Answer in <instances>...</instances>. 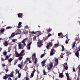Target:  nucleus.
<instances>
[{"instance_id": "obj_26", "label": "nucleus", "mask_w": 80, "mask_h": 80, "mask_svg": "<svg viewBox=\"0 0 80 80\" xmlns=\"http://www.w3.org/2000/svg\"><path fill=\"white\" fill-rule=\"evenodd\" d=\"M38 61V59H37V58H36L35 59V60L34 62V63L35 64H36V63H37V62Z\"/></svg>"}, {"instance_id": "obj_51", "label": "nucleus", "mask_w": 80, "mask_h": 80, "mask_svg": "<svg viewBox=\"0 0 80 80\" xmlns=\"http://www.w3.org/2000/svg\"><path fill=\"white\" fill-rule=\"evenodd\" d=\"M2 67L3 68L5 66V65L4 64H2Z\"/></svg>"}, {"instance_id": "obj_16", "label": "nucleus", "mask_w": 80, "mask_h": 80, "mask_svg": "<svg viewBox=\"0 0 80 80\" xmlns=\"http://www.w3.org/2000/svg\"><path fill=\"white\" fill-rule=\"evenodd\" d=\"M15 54L16 57H19V54H18V53L17 51L15 52Z\"/></svg>"}, {"instance_id": "obj_11", "label": "nucleus", "mask_w": 80, "mask_h": 80, "mask_svg": "<svg viewBox=\"0 0 80 80\" xmlns=\"http://www.w3.org/2000/svg\"><path fill=\"white\" fill-rule=\"evenodd\" d=\"M58 37H61L60 38H63V34H62V32H60L58 33Z\"/></svg>"}, {"instance_id": "obj_21", "label": "nucleus", "mask_w": 80, "mask_h": 80, "mask_svg": "<svg viewBox=\"0 0 80 80\" xmlns=\"http://www.w3.org/2000/svg\"><path fill=\"white\" fill-rule=\"evenodd\" d=\"M28 39V38H26L24 39H23V40L21 42L22 43H25V40H27Z\"/></svg>"}, {"instance_id": "obj_3", "label": "nucleus", "mask_w": 80, "mask_h": 80, "mask_svg": "<svg viewBox=\"0 0 80 80\" xmlns=\"http://www.w3.org/2000/svg\"><path fill=\"white\" fill-rule=\"evenodd\" d=\"M31 33H32V34H36V33H37V34H40V35H42V34H43V33L41 34V32L40 31H37L36 32L32 31L31 32Z\"/></svg>"}, {"instance_id": "obj_37", "label": "nucleus", "mask_w": 80, "mask_h": 80, "mask_svg": "<svg viewBox=\"0 0 80 80\" xmlns=\"http://www.w3.org/2000/svg\"><path fill=\"white\" fill-rule=\"evenodd\" d=\"M34 75V74H33V73H31V77H32V78L33 77Z\"/></svg>"}, {"instance_id": "obj_61", "label": "nucleus", "mask_w": 80, "mask_h": 80, "mask_svg": "<svg viewBox=\"0 0 80 80\" xmlns=\"http://www.w3.org/2000/svg\"><path fill=\"white\" fill-rule=\"evenodd\" d=\"M23 33H24V34H26V32H25V31H23Z\"/></svg>"}, {"instance_id": "obj_35", "label": "nucleus", "mask_w": 80, "mask_h": 80, "mask_svg": "<svg viewBox=\"0 0 80 80\" xmlns=\"http://www.w3.org/2000/svg\"><path fill=\"white\" fill-rule=\"evenodd\" d=\"M48 37H45L44 38H43V39L44 40H47V39H48Z\"/></svg>"}, {"instance_id": "obj_29", "label": "nucleus", "mask_w": 80, "mask_h": 80, "mask_svg": "<svg viewBox=\"0 0 80 80\" xmlns=\"http://www.w3.org/2000/svg\"><path fill=\"white\" fill-rule=\"evenodd\" d=\"M8 58H9V56L7 55L6 57L5 60H8Z\"/></svg>"}, {"instance_id": "obj_33", "label": "nucleus", "mask_w": 80, "mask_h": 80, "mask_svg": "<svg viewBox=\"0 0 80 80\" xmlns=\"http://www.w3.org/2000/svg\"><path fill=\"white\" fill-rule=\"evenodd\" d=\"M7 52L6 51L3 52V54L4 55H7Z\"/></svg>"}, {"instance_id": "obj_8", "label": "nucleus", "mask_w": 80, "mask_h": 80, "mask_svg": "<svg viewBox=\"0 0 80 80\" xmlns=\"http://www.w3.org/2000/svg\"><path fill=\"white\" fill-rule=\"evenodd\" d=\"M23 62H21V65H20V64H18V67L20 68H22V65H23Z\"/></svg>"}, {"instance_id": "obj_34", "label": "nucleus", "mask_w": 80, "mask_h": 80, "mask_svg": "<svg viewBox=\"0 0 80 80\" xmlns=\"http://www.w3.org/2000/svg\"><path fill=\"white\" fill-rule=\"evenodd\" d=\"M3 78L4 80L8 78V77H7L5 76H4L3 77Z\"/></svg>"}, {"instance_id": "obj_14", "label": "nucleus", "mask_w": 80, "mask_h": 80, "mask_svg": "<svg viewBox=\"0 0 80 80\" xmlns=\"http://www.w3.org/2000/svg\"><path fill=\"white\" fill-rule=\"evenodd\" d=\"M75 44H76V41H75V42H73L72 43V48H74L75 47Z\"/></svg>"}, {"instance_id": "obj_2", "label": "nucleus", "mask_w": 80, "mask_h": 80, "mask_svg": "<svg viewBox=\"0 0 80 80\" xmlns=\"http://www.w3.org/2000/svg\"><path fill=\"white\" fill-rule=\"evenodd\" d=\"M56 52V51L54 49H52L51 50L50 55V56H52V55H53V54H55V53Z\"/></svg>"}, {"instance_id": "obj_32", "label": "nucleus", "mask_w": 80, "mask_h": 80, "mask_svg": "<svg viewBox=\"0 0 80 80\" xmlns=\"http://www.w3.org/2000/svg\"><path fill=\"white\" fill-rule=\"evenodd\" d=\"M17 41V39H13L12 40V42H15Z\"/></svg>"}, {"instance_id": "obj_54", "label": "nucleus", "mask_w": 80, "mask_h": 80, "mask_svg": "<svg viewBox=\"0 0 80 80\" xmlns=\"http://www.w3.org/2000/svg\"><path fill=\"white\" fill-rule=\"evenodd\" d=\"M25 28H28V26H26L25 27Z\"/></svg>"}, {"instance_id": "obj_49", "label": "nucleus", "mask_w": 80, "mask_h": 80, "mask_svg": "<svg viewBox=\"0 0 80 80\" xmlns=\"http://www.w3.org/2000/svg\"><path fill=\"white\" fill-rule=\"evenodd\" d=\"M8 70H8V68L7 69H5V71L6 72H8Z\"/></svg>"}, {"instance_id": "obj_46", "label": "nucleus", "mask_w": 80, "mask_h": 80, "mask_svg": "<svg viewBox=\"0 0 80 80\" xmlns=\"http://www.w3.org/2000/svg\"><path fill=\"white\" fill-rule=\"evenodd\" d=\"M32 57H36V55L35 53L34 54H33L32 55Z\"/></svg>"}, {"instance_id": "obj_5", "label": "nucleus", "mask_w": 80, "mask_h": 80, "mask_svg": "<svg viewBox=\"0 0 80 80\" xmlns=\"http://www.w3.org/2000/svg\"><path fill=\"white\" fill-rule=\"evenodd\" d=\"M55 64L54 65V67H55L56 66L58 65V58H55Z\"/></svg>"}, {"instance_id": "obj_63", "label": "nucleus", "mask_w": 80, "mask_h": 80, "mask_svg": "<svg viewBox=\"0 0 80 80\" xmlns=\"http://www.w3.org/2000/svg\"><path fill=\"white\" fill-rule=\"evenodd\" d=\"M26 80H28V77H26Z\"/></svg>"}, {"instance_id": "obj_17", "label": "nucleus", "mask_w": 80, "mask_h": 80, "mask_svg": "<svg viewBox=\"0 0 80 80\" xmlns=\"http://www.w3.org/2000/svg\"><path fill=\"white\" fill-rule=\"evenodd\" d=\"M5 32V29L4 28H2L0 30V33H3Z\"/></svg>"}, {"instance_id": "obj_47", "label": "nucleus", "mask_w": 80, "mask_h": 80, "mask_svg": "<svg viewBox=\"0 0 80 80\" xmlns=\"http://www.w3.org/2000/svg\"><path fill=\"white\" fill-rule=\"evenodd\" d=\"M45 56L44 54H42L41 55V58H42L44 56Z\"/></svg>"}, {"instance_id": "obj_45", "label": "nucleus", "mask_w": 80, "mask_h": 80, "mask_svg": "<svg viewBox=\"0 0 80 80\" xmlns=\"http://www.w3.org/2000/svg\"><path fill=\"white\" fill-rule=\"evenodd\" d=\"M35 72H36V70H35V69H34L33 71L32 72V73H35Z\"/></svg>"}, {"instance_id": "obj_13", "label": "nucleus", "mask_w": 80, "mask_h": 80, "mask_svg": "<svg viewBox=\"0 0 80 80\" xmlns=\"http://www.w3.org/2000/svg\"><path fill=\"white\" fill-rule=\"evenodd\" d=\"M9 77H13V71H12L10 75H9Z\"/></svg>"}, {"instance_id": "obj_58", "label": "nucleus", "mask_w": 80, "mask_h": 80, "mask_svg": "<svg viewBox=\"0 0 80 80\" xmlns=\"http://www.w3.org/2000/svg\"><path fill=\"white\" fill-rule=\"evenodd\" d=\"M27 62H28V61H26L24 62V64H26V63H27Z\"/></svg>"}, {"instance_id": "obj_23", "label": "nucleus", "mask_w": 80, "mask_h": 80, "mask_svg": "<svg viewBox=\"0 0 80 80\" xmlns=\"http://www.w3.org/2000/svg\"><path fill=\"white\" fill-rule=\"evenodd\" d=\"M63 77V74L62 73H59V77H61V78H62V77Z\"/></svg>"}, {"instance_id": "obj_53", "label": "nucleus", "mask_w": 80, "mask_h": 80, "mask_svg": "<svg viewBox=\"0 0 80 80\" xmlns=\"http://www.w3.org/2000/svg\"><path fill=\"white\" fill-rule=\"evenodd\" d=\"M5 76L6 77H9V75H7V74H5Z\"/></svg>"}, {"instance_id": "obj_48", "label": "nucleus", "mask_w": 80, "mask_h": 80, "mask_svg": "<svg viewBox=\"0 0 80 80\" xmlns=\"http://www.w3.org/2000/svg\"><path fill=\"white\" fill-rule=\"evenodd\" d=\"M50 47V45H48L47 46H46V48H47V49H48V48Z\"/></svg>"}, {"instance_id": "obj_30", "label": "nucleus", "mask_w": 80, "mask_h": 80, "mask_svg": "<svg viewBox=\"0 0 80 80\" xmlns=\"http://www.w3.org/2000/svg\"><path fill=\"white\" fill-rule=\"evenodd\" d=\"M64 69H65V70H68V66H66V67H65V66H64Z\"/></svg>"}, {"instance_id": "obj_39", "label": "nucleus", "mask_w": 80, "mask_h": 80, "mask_svg": "<svg viewBox=\"0 0 80 80\" xmlns=\"http://www.w3.org/2000/svg\"><path fill=\"white\" fill-rule=\"evenodd\" d=\"M49 45L50 46L52 47V41L49 42Z\"/></svg>"}, {"instance_id": "obj_19", "label": "nucleus", "mask_w": 80, "mask_h": 80, "mask_svg": "<svg viewBox=\"0 0 80 80\" xmlns=\"http://www.w3.org/2000/svg\"><path fill=\"white\" fill-rule=\"evenodd\" d=\"M46 30L47 31V32H48V33H50V32H51L52 30V29H46Z\"/></svg>"}, {"instance_id": "obj_31", "label": "nucleus", "mask_w": 80, "mask_h": 80, "mask_svg": "<svg viewBox=\"0 0 80 80\" xmlns=\"http://www.w3.org/2000/svg\"><path fill=\"white\" fill-rule=\"evenodd\" d=\"M70 40V39H68L67 40H66L65 41V43L67 44H68V42H69V41Z\"/></svg>"}, {"instance_id": "obj_52", "label": "nucleus", "mask_w": 80, "mask_h": 80, "mask_svg": "<svg viewBox=\"0 0 80 80\" xmlns=\"http://www.w3.org/2000/svg\"><path fill=\"white\" fill-rule=\"evenodd\" d=\"M21 24H22V22H19V23L18 24V25H21Z\"/></svg>"}, {"instance_id": "obj_4", "label": "nucleus", "mask_w": 80, "mask_h": 80, "mask_svg": "<svg viewBox=\"0 0 80 80\" xmlns=\"http://www.w3.org/2000/svg\"><path fill=\"white\" fill-rule=\"evenodd\" d=\"M49 65L50 67L48 66L47 68L48 70H50L52 68V67H53V63L51 62Z\"/></svg>"}, {"instance_id": "obj_38", "label": "nucleus", "mask_w": 80, "mask_h": 80, "mask_svg": "<svg viewBox=\"0 0 80 80\" xmlns=\"http://www.w3.org/2000/svg\"><path fill=\"white\" fill-rule=\"evenodd\" d=\"M50 36H52V34L50 33L48 35V38H49Z\"/></svg>"}, {"instance_id": "obj_42", "label": "nucleus", "mask_w": 80, "mask_h": 80, "mask_svg": "<svg viewBox=\"0 0 80 80\" xmlns=\"http://www.w3.org/2000/svg\"><path fill=\"white\" fill-rule=\"evenodd\" d=\"M1 61H2V62H4V61H5V59H3V58H1Z\"/></svg>"}, {"instance_id": "obj_1", "label": "nucleus", "mask_w": 80, "mask_h": 80, "mask_svg": "<svg viewBox=\"0 0 80 80\" xmlns=\"http://www.w3.org/2000/svg\"><path fill=\"white\" fill-rule=\"evenodd\" d=\"M43 41L41 40V41H38V42H37V44L38 45V47H41L42 45H43Z\"/></svg>"}, {"instance_id": "obj_25", "label": "nucleus", "mask_w": 80, "mask_h": 80, "mask_svg": "<svg viewBox=\"0 0 80 80\" xmlns=\"http://www.w3.org/2000/svg\"><path fill=\"white\" fill-rule=\"evenodd\" d=\"M18 48L19 49H22V44L20 43L18 44Z\"/></svg>"}, {"instance_id": "obj_41", "label": "nucleus", "mask_w": 80, "mask_h": 80, "mask_svg": "<svg viewBox=\"0 0 80 80\" xmlns=\"http://www.w3.org/2000/svg\"><path fill=\"white\" fill-rule=\"evenodd\" d=\"M22 55L23 54L20 53H19V57H21V56H22Z\"/></svg>"}, {"instance_id": "obj_57", "label": "nucleus", "mask_w": 80, "mask_h": 80, "mask_svg": "<svg viewBox=\"0 0 80 80\" xmlns=\"http://www.w3.org/2000/svg\"><path fill=\"white\" fill-rule=\"evenodd\" d=\"M28 47L27 48H28V50H30V46H28Z\"/></svg>"}, {"instance_id": "obj_64", "label": "nucleus", "mask_w": 80, "mask_h": 80, "mask_svg": "<svg viewBox=\"0 0 80 80\" xmlns=\"http://www.w3.org/2000/svg\"><path fill=\"white\" fill-rule=\"evenodd\" d=\"M79 72H80V66L79 67Z\"/></svg>"}, {"instance_id": "obj_27", "label": "nucleus", "mask_w": 80, "mask_h": 80, "mask_svg": "<svg viewBox=\"0 0 80 80\" xmlns=\"http://www.w3.org/2000/svg\"><path fill=\"white\" fill-rule=\"evenodd\" d=\"M23 58V56L20 57L18 58V60H20L21 61V60H22Z\"/></svg>"}, {"instance_id": "obj_12", "label": "nucleus", "mask_w": 80, "mask_h": 80, "mask_svg": "<svg viewBox=\"0 0 80 80\" xmlns=\"http://www.w3.org/2000/svg\"><path fill=\"white\" fill-rule=\"evenodd\" d=\"M3 44L5 47H7V46L8 45V43L7 41H5V42L3 43Z\"/></svg>"}, {"instance_id": "obj_18", "label": "nucleus", "mask_w": 80, "mask_h": 80, "mask_svg": "<svg viewBox=\"0 0 80 80\" xmlns=\"http://www.w3.org/2000/svg\"><path fill=\"white\" fill-rule=\"evenodd\" d=\"M75 41H78V43H79L80 42V38H76L75 39Z\"/></svg>"}, {"instance_id": "obj_59", "label": "nucleus", "mask_w": 80, "mask_h": 80, "mask_svg": "<svg viewBox=\"0 0 80 80\" xmlns=\"http://www.w3.org/2000/svg\"><path fill=\"white\" fill-rule=\"evenodd\" d=\"M73 70L74 71V72H75V67H74L73 68Z\"/></svg>"}, {"instance_id": "obj_15", "label": "nucleus", "mask_w": 80, "mask_h": 80, "mask_svg": "<svg viewBox=\"0 0 80 80\" xmlns=\"http://www.w3.org/2000/svg\"><path fill=\"white\" fill-rule=\"evenodd\" d=\"M66 75L67 77V80H72V79L70 78V76H69L68 75L66 74Z\"/></svg>"}, {"instance_id": "obj_44", "label": "nucleus", "mask_w": 80, "mask_h": 80, "mask_svg": "<svg viewBox=\"0 0 80 80\" xmlns=\"http://www.w3.org/2000/svg\"><path fill=\"white\" fill-rule=\"evenodd\" d=\"M12 28V27H11L9 26V27H7L6 28V29H10V28Z\"/></svg>"}, {"instance_id": "obj_56", "label": "nucleus", "mask_w": 80, "mask_h": 80, "mask_svg": "<svg viewBox=\"0 0 80 80\" xmlns=\"http://www.w3.org/2000/svg\"><path fill=\"white\" fill-rule=\"evenodd\" d=\"M29 63H32V61L30 60V59L29 60Z\"/></svg>"}, {"instance_id": "obj_60", "label": "nucleus", "mask_w": 80, "mask_h": 80, "mask_svg": "<svg viewBox=\"0 0 80 80\" xmlns=\"http://www.w3.org/2000/svg\"><path fill=\"white\" fill-rule=\"evenodd\" d=\"M25 51L23 50H22V53H24V52Z\"/></svg>"}, {"instance_id": "obj_20", "label": "nucleus", "mask_w": 80, "mask_h": 80, "mask_svg": "<svg viewBox=\"0 0 80 80\" xmlns=\"http://www.w3.org/2000/svg\"><path fill=\"white\" fill-rule=\"evenodd\" d=\"M61 47L62 48L61 51H62V52H64V51H65V48L64 46L63 45H62Z\"/></svg>"}, {"instance_id": "obj_24", "label": "nucleus", "mask_w": 80, "mask_h": 80, "mask_svg": "<svg viewBox=\"0 0 80 80\" xmlns=\"http://www.w3.org/2000/svg\"><path fill=\"white\" fill-rule=\"evenodd\" d=\"M18 62V59L15 60V61L14 64V65H15L16 63H17Z\"/></svg>"}, {"instance_id": "obj_62", "label": "nucleus", "mask_w": 80, "mask_h": 80, "mask_svg": "<svg viewBox=\"0 0 80 80\" xmlns=\"http://www.w3.org/2000/svg\"><path fill=\"white\" fill-rule=\"evenodd\" d=\"M64 64L66 66H67V63H66V62H65L64 63Z\"/></svg>"}, {"instance_id": "obj_50", "label": "nucleus", "mask_w": 80, "mask_h": 80, "mask_svg": "<svg viewBox=\"0 0 80 80\" xmlns=\"http://www.w3.org/2000/svg\"><path fill=\"white\" fill-rule=\"evenodd\" d=\"M58 43H57L56 44H55V47H58Z\"/></svg>"}, {"instance_id": "obj_28", "label": "nucleus", "mask_w": 80, "mask_h": 80, "mask_svg": "<svg viewBox=\"0 0 80 80\" xmlns=\"http://www.w3.org/2000/svg\"><path fill=\"white\" fill-rule=\"evenodd\" d=\"M32 60L33 61H34L35 60V59L36 58V56L35 57H32Z\"/></svg>"}, {"instance_id": "obj_9", "label": "nucleus", "mask_w": 80, "mask_h": 80, "mask_svg": "<svg viewBox=\"0 0 80 80\" xmlns=\"http://www.w3.org/2000/svg\"><path fill=\"white\" fill-rule=\"evenodd\" d=\"M15 36V33L14 32H12L11 36L9 37V39H11V38H12V37H14Z\"/></svg>"}, {"instance_id": "obj_55", "label": "nucleus", "mask_w": 80, "mask_h": 80, "mask_svg": "<svg viewBox=\"0 0 80 80\" xmlns=\"http://www.w3.org/2000/svg\"><path fill=\"white\" fill-rule=\"evenodd\" d=\"M37 80H38V74L37 75Z\"/></svg>"}, {"instance_id": "obj_10", "label": "nucleus", "mask_w": 80, "mask_h": 80, "mask_svg": "<svg viewBox=\"0 0 80 80\" xmlns=\"http://www.w3.org/2000/svg\"><path fill=\"white\" fill-rule=\"evenodd\" d=\"M76 56L78 58H79V57L78 56H79V52H78V51H77L76 52H75V53Z\"/></svg>"}, {"instance_id": "obj_6", "label": "nucleus", "mask_w": 80, "mask_h": 80, "mask_svg": "<svg viewBox=\"0 0 80 80\" xmlns=\"http://www.w3.org/2000/svg\"><path fill=\"white\" fill-rule=\"evenodd\" d=\"M47 62V60H44L42 61L41 62V64L42 65V67L44 66V65H45V62Z\"/></svg>"}, {"instance_id": "obj_7", "label": "nucleus", "mask_w": 80, "mask_h": 80, "mask_svg": "<svg viewBox=\"0 0 80 80\" xmlns=\"http://www.w3.org/2000/svg\"><path fill=\"white\" fill-rule=\"evenodd\" d=\"M18 18H22V16H23V13H19L18 14Z\"/></svg>"}, {"instance_id": "obj_22", "label": "nucleus", "mask_w": 80, "mask_h": 80, "mask_svg": "<svg viewBox=\"0 0 80 80\" xmlns=\"http://www.w3.org/2000/svg\"><path fill=\"white\" fill-rule=\"evenodd\" d=\"M12 60H13V59H12V58H10L8 59V61L9 63H11Z\"/></svg>"}, {"instance_id": "obj_40", "label": "nucleus", "mask_w": 80, "mask_h": 80, "mask_svg": "<svg viewBox=\"0 0 80 80\" xmlns=\"http://www.w3.org/2000/svg\"><path fill=\"white\" fill-rule=\"evenodd\" d=\"M31 44H32V42H31L29 43L27 45L28 46H30V45H31Z\"/></svg>"}, {"instance_id": "obj_36", "label": "nucleus", "mask_w": 80, "mask_h": 80, "mask_svg": "<svg viewBox=\"0 0 80 80\" xmlns=\"http://www.w3.org/2000/svg\"><path fill=\"white\" fill-rule=\"evenodd\" d=\"M43 73L44 75H47L46 74V72H45V70H44L43 71Z\"/></svg>"}, {"instance_id": "obj_43", "label": "nucleus", "mask_w": 80, "mask_h": 80, "mask_svg": "<svg viewBox=\"0 0 80 80\" xmlns=\"http://www.w3.org/2000/svg\"><path fill=\"white\" fill-rule=\"evenodd\" d=\"M18 74V78H20V77H21V73H20V74Z\"/></svg>"}]
</instances>
